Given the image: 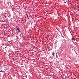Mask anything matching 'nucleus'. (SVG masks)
<instances>
[{"mask_svg":"<svg viewBox=\"0 0 79 79\" xmlns=\"http://www.w3.org/2000/svg\"><path fill=\"white\" fill-rule=\"evenodd\" d=\"M62 0L63 1V0Z\"/></svg>","mask_w":79,"mask_h":79,"instance_id":"9","label":"nucleus"},{"mask_svg":"<svg viewBox=\"0 0 79 79\" xmlns=\"http://www.w3.org/2000/svg\"><path fill=\"white\" fill-rule=\"evenodd\" d=\"M64 3H66V2H67H67H65V0H64Z\"/></svg>","mask_w":79,"mask_h":79,"instance_id":"5","label":"nucleus"},{"mask_svg":"<svg viewBox=\"0 0 79 79\" xmlns=\"http://www.w3.org/2000/svg\"><path fill=\"white\" fill-rule=\"evenodd\" d=\"M20 36H21V35H20Z\"/></svg>","mask_w":79,"mask_h":79,"instance_id":"8","label":"nucleus"},{"mask_svg":"<svg viewBox=\"0 0 79 79\" xmlns=\"http://www.w3.org/2000/svg\"><path fill=\"white\" fill-rule=\"evenodd\" d=\"M2 72L3 73H4V71H2Z\"/></svg>","mask_w":79,"mask_h":79,"instance_id":"7","label":"nucleus"},{"mask_svg":"<svg viewBox=\"0 0 79 79\" xmlns=\"http://www.w3.org/2000/svg\"><path fill=\"white\" fill-rule=\"evenodd\" d=\"M52 55L53 56H55V52H52Z\"/></svg>","mask_w":79,"mask_h":79,"instance_id":"2","label":"nucleus"},{"mask_svg":"<svg viewBox=\"0 0 79 79\" xmlns=\"http://www.w3.org/2000/svg\"><path fill=\"white\" fill-rule=\"evenodd\" d=\"M72 40L74 41H75V39H74V38H72Z\"/></svg>","mask_w":79,"mask_h":79,"instance_id":"4","label":"nucleus"},{"mask_svg":"<svg viewBox=\"0 0 79 79\" xmlns=\"http://www.w3.org/2000/svg\"><path fill=\"white\" fill-rule=\"evenodd\" d=\"M26 15H27V17L28 19H29V17L28 16V15H27V14H26Z\"/></svg>","mask_w":79,"mask_h":79,"instance_id":"3","label":"nucleus"},{"mask_svg":"<svg viewBox=\"0 0 79 79\" xmlns=\"http://www.w3.org/2000/svg\"><path fill=\"white\" fill-rule=\"evenodd\" d=\"M0 72H2V70H1L0 71Z\"/></svg>","mask_w":79,"mask_h":79,"instance_id":"6","label":"nucleus"},{"mask_svg":"<svg viewBox=\"0 0 79 79\" xmlns=\"http://www.w3.org/2000/svg\"><path fill=\"white\" fill-rule=\"evenodd\" d=\"M17 31L19 32H20V31L19 30V28H17Z\"/></svg>","mask_w":79,"mask_h":79,"instance_id":"1","label":"nucleus"}]
</instances>
